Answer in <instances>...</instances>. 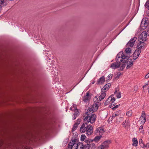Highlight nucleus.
<instances>
[{
	"label": "nucleus",
	"instance_id": "1",
	"mask_svg": "<svg viewBox=\"0 0 149 149\" xmlns=\"http://www.w3.org/2000/svg\"><path fill=\"white\" fill-rule=\"evenodd\" d=\"M94 111L93 108H88L87 112L85 113V115L86 116L84 119V121H86L88 123L90 122L92 124L95 122L96 116L95 114L92 113Z\"/></svg>",
	"mask_w": 149,
	"mask_h": 149
},
{
	"label": "nucleus",
	"instance_id": "2",
	"mask_svg": "<svg viewBox=\"0 0 149 149\" xmlns=\"http://www.w3.org/2000/svg\"><path fill=\"white\" fill-rule=\"evenodd\" d=\"M88 122L83 123L80 127V131L82 133L86 132V134L87 135H91L93 132L92 126L91 125H88Z\"/></svg>",
	"mask_w": 149,
	"mask_h": 149
},
{
	"label": "nucleus",
	"instance_id": "3",
	"mask_svg": "<svg viewBox=\"0 0 149 149\" xmlns=\"http://www.w3.org/2000/svg\"><path fill=\"white\" fill-rule=\"evenodd\" d=\"M77 140L75 138L71 139V141L68 145V149H77L78 147H80L79 142L77 143Z\"/></svg>",
	"mask_w": 149,
	"mask_h": 149
},
{
	"label": "nucleus",
	"instance_id": "4",
	"mask_svg": "<svg viewBox=\"0 0 149 149\" xmlns=\"http://www.w3.org/2000/svg\"><path fill=\"white\" fill-rule=\"evenodd\" d=\"M111 143V141L110 140H107L98 147V149H107L109 147V144Z\"/></svg>",
	"mask_w": 149,
	"mask_h": 149
},
{
	"label": "nucleus",
	"instance_id": "5",
	"mask_svg": "<svg viewBox=\"0 0 149 149\" xmlns=\"http://www.w3.org/2000/svg\"><path fill=\"white\" fill-rule=\"evenodd\" d=\"M85 142L88 143V145L89 147V149H96V147L95 143H93L92 139H86L85 140Z\"/></svg>",
	"mask_w": 149,
	"mask_h": 149
},
{
	"label": "nucleus",
	"instance_id": "6",
	"mask_svg": "<svg viewBox=\"0 0 149 149\" xmlns=\"http://www.w3.org/2000/svg\"><path fill=\"white\" fill-rule=\"evenodd\" d=\"M148 33L145 31H144L142 32L139 38V41H145L147 39V36Z\"/></svg>",
	"mask_w": 149,
	"mask_h": 149
},
{
	"label": "nucleus",
	"instance_id": "7",
	"mask_svg": "<svg viewBox=\"0 0 149 149\" xmlns=\"http://www.w3.org/2000/svg\"><path fill=\"white\" fill-rule=\"evenodd\" d=\"M148 21L146 19H143L141 24V27L143 30L145 29L148 26Z\"/></svg>",
	"mask_w": 149,
	"mask_h": 149
},
{
	"label": "nucleus",
	"instance_id": "8",
	"mask_svg": "<svg viewBox=\"0 0 149 149\" xmlns=\"http://www.w3.org/2000/svg\"><path fill=\"white\" fill-rule=\"evenodd\" d=\"M122 55H123V53L122 52H120L117 54L116 61L118 63H120L121 62H122L124 60L123 59Z\"/></svg>",
	"mask_w": 149,
	"mask_h": 149
},
{
	"label": "nucleus",
	"instance_id": "9",
	"mask_svg": "<svg viewBox=\"0 0 149 149\" xmlns=\"http://www.w3.org/2000/svg\"><path fill=\"white\" fill-rule=\"evenodd\" d=\"M101 94L99 96L98 98H97V96H95L94 98V100H98V102H100L106 96V92L104 91H103L101 90Z\"/></svg>",
	"mask_w": 149,
	"mask_h": 149
},
{
	"label": "nucleus",
	"instance_id": "10",
	"mask_svg": "<svg viewBox=\"0 0 149 149\" xmlns=\"http://www.w3.org/2000/svg\"><path fill=\"white\" fill-rule=\"evenodd\" d=\"M139 43L136 46L137 50L138 51H140L141 52V49H144V42L141 41H139Z\"/></svg>",
	"mask_w": 149,
	"mask_h": 149
},
{
	"label": "nucleus",
	"instance_id": "11",
	"mask_svg": "<svg viewBox=\"0 0 149 149\" xmlns=\"http://www.w3.org/2000/svg\"><path fill=\"white\" fill-rule=\"evenodd\" d=\"M116 99L114 97V95H111L104 102V105L105 106L108 105L110 103L111 101H115Z\"/></svg>",
	"mask_w": 149,
	"mask_h": 149
},
{
	"label": "nucleus",
	"instance_id": "12",
	"mask_svg": "<svg viewBox=\"0 0 149 149\" xmlns=\"http://www.w3.org/2000/svg\"><path fill=\"white\" fill-rule=\"evenodd\" d=\"M137 39V38L134 37L133 38L131 39L127 43L126 46L127 47H132L134 45V42Z\"/></svg>",
	"mask_w": 149,
	"mask_h": 149
},
{
	"label": "nucleus",
	"instance_id": "13",
	"mask_svg": "<svg viewBox=\"0 0 149 149\" xmlns=\"http://www.w3.org/2000/svg\"><path fill=\"white\" fill-rule=\"evenodd\" d=\"M75 110L74 111V113L73 114V120H74L76 119L77 117H78L79 115V112L80 111L79 109H77V107H74Z\"/></svg>",
	"mask_w": 149,
	"mask_h": 149
},
{
	"label": "nucleus",
	"instance_id": "14",
	"mask_svg": "<svg viewBox=\"0 0 149 149\" xmlns=\"http://www.w3.org/2000/svg\"><path fill=\"white\" fill-rule=\"evenodd\" d=\"M140 120L141 121V123L144 125L146 121L145 113L144 111L142 112L141 116L140 118Z\"/></svg>",
	"mask_w": 149,
	"mask_h": 149
},
{
	"label": "nucleus",
	"instance_id": "15",
	"mask_svg": "<svg viewBox=\"0 0 149 149\" xmlns=\"http://www.w3.org/2000/svg\"><path fill=\"white\" fill-rule=\"evenodd\" d=\"M140 53V51H138L137 49H136L133 54V59L134 60L136 59L139 56Z\"/></svg>",
	"mask_w": 149,
	"mask_h": 149
},
{
	"label": "nucleus",
	"instance_id": "16",
	"mask_svg": "<svg viewBox=\"0 0 149 149\" xmlns=\"http://www.w3.org/2000/svg\"><path fill=\"white\" fill-rule=\"evenodd\" d=\"M121 65V63H118L116 62L112 63L110 66V67L112 69H115L118 68Z\"/></svg>",
	"mask_w": 149,
	"mask_h": 149
},
{
	"label": "nucleus",
	"instance_id": "17",
	"mask_svg": "<svg viewBox=\"0 0 149 149\" xmlns=\"http://www.w3.org/2000/svg\"><path fill=\"white\" fill-rule=\"evenodd\" d=\"M111 86V84L110 83H109L105 84L102 88L101 89V90L104 91L106 92L109 89L110 86Z\"/></svg>",
	"mask_w": 149,
	"mask_h": 149
},
{
	"label": "nucleus",
	"instance_id": "18",
	"mask_svg": "<svg viewBox=\"0 0 149 149\" xmlns=\"http://www.w3.org/2000/svg\"><path fill=\"white\" fill-rule=\"evenodd\" d=\"M126 63L127 64V65L126 67L127 69H128L130 68L133 65V63L132 59H128V61H126Z\"/></svg>",
	"mask_w": 149,
	"mask_h": 149
},
{
	"label": "nucleus",
	"instance_id": "19",
	"mask_svg": "<svg viewBox=\"0 0 149 149\" xmlns=\"http://www.w3.org/2000/svg\"><path fill=\"white\" fill-rule=\"evenodd\" d=\"M94 100V104L93 105L92 107L94 109V110H96L98 109L99 105L98 103L100 102H98V100Z\"/></svg>",
	"mask_w": 149,
	"mask_h": 149
},
{
	"label": "nucleus",
	"instance_id": "20",
	"mask_svg": "<svg viewBox=\"0 0 149 149\" xmlns=\"http://www.w3.org/2000/svg\"><path fill=\"white\" fill-rule=\"evenodd\" d=\"M122 124L123 126L125 127H126L127 126H130V123L129 119L126 118V119L123 122Z\"/></svg>",
	"mask_w": 149,
	"mask_h": 149
},
{
	"label": "nucleus",
	"instance_id": "21",
	"mask_svg": "<svg viewBox=\"0 0 149 149\" xmlns=\"http://www.w3.org/2000/svg\"><path fill=\"white\" fill-rule=\"evenodd\" d=\"M77 122L74 125L72 129V131L73 132L78 127V125L80 123V120L78 119L77 120Z\"/></svg>",
	"mask_w": 149,
	"mask_h": 149
},
{
	"label": "nucleus",
	"instance_id": "22",
	"mask_svg": "<svg viewBox=\"0 0 149 149\" xmlns=\"http://www.w3.org/2000/svg\"><path fill=\"white\" fill-rule=\"evenodd\" d=\"M88 143L84 145L82 143L79 142V145H80V147L82 148V149H89Z\"/></svg>",
	"mask_w": 149,
	"mask_h": 149
},
{
	"label": "nucleus",
	"instance_id": "23",
	"mask_svg": "<svg viewBox=\"0 0 149 149\" xmlns=\"http://www.w3.org/2000/svg\"><path fill=\"white\" fill-rule=\"evenodd\" d=\"M105 81V78L104 76H102L97 81V84H103Z\"/></svg>",
	"mask_w": 149,
	"mask_h": 149
},
{
	"label": "nucleus",
	"instance_id": "24",
	"mask_svg": "<svg viewBox=\"0 0 149 149\" xmlns=\"http://www.w3.org/2000/svg\"><path fill=\"white\" fill-rule=\"evenodd\" d=\"M132 141L133 142L132 146L135 147L137 146L138 143L137 139L135 137L133 138L132 139Z\"/></svg>",
	"mask_w": 149,
	"mask_h": 149
},
{
	"label": "nucleus",
	"instance_id": "25",
	"mask_svg": "<svg viewBox=\"0 0 149 149\" xmlns=\"http://www.w3.org/2000/svg\"><path fill=\"white\" fill-rule=\"evenodd\" d=\"M89 94L88 92L86 93V95H85L83 98V101L84 102H87L88 100H89Z\"/></svg>",
	"mask_w": 149,
	"mask_h": 149
},
{
	"label": "nucleus",
	"instance_id": "26",
	"mask_svg": "<svg viewBox=\"0 0 149 149\" xmlns=\"http://www.w3.org/2000/svg\"><path fill=\"white\" fill-rule=\"evenodd\" d=\"M102 136L101 135L99 136H96L93 139H92L93 140V141H95V142L97 143L98 142L99 140L100 139L101 137Z\"/></svg>",
	"mask_w": 149,
	"mask_h": 149
},
{
	"label": "nucleus",
	"instance_id": "27",
	"mask_svg": "<svg viewBox=\"0 0 149 149\" xmlns=\"http://www.w3.org/2000/svg\"><path fill=\"white\" fill-rule=\"evenodd\" d=\"M123 59V60H126V61H128V59H130L129 57L128 56H125L123 54V55H122V56Z\"/></svg>",
	"mask_w": 149,
	"mask_h": 149
},
{
	"label": "nucleus",
	"instance_id": "28",
	"mask_svg": "<svg viewBox=\"0 0 149 149\" xmlns=\"http://www.w3.org/2000/svg\"><path fill=\"white\" fill-rule=\"evenodd\" d=\"M120 111H118L116 112L115 113H113L112 114V117H114V118L116 116H118L120 114Z\"/></svg>",
	"mask_w": 149,
	"mask_h": 149
},
{
	"label": "nucleus",
	"instance_id": "29",
	"mask_svg": "<svg viewBox=\"0 0 149 149\" xmlns=\"http://www.w3.org/2000/svg\"><path fill=\"white\" fill-rule=\"evenodd\" d=\"M125 52L127 54L131 53V49L129 47L125 49Z\"/></svg>",
	"mask_w": 149,
	"mask_h": 149
},
{
	"label": "nucleus",
	"instance_id": "30",
	"mask_svg": "<svg viewBox=\"0 0 149 149\" xmlns=\"http://www.w3.org/2000/svg\"><path fill=\"white\" fill-rule=\"evenodd\" d=\"M145 7L149 10V0H148L145 4Z\"/></svg>",
	"mask_w": 149,
	"mask_h": 149
},
{
	"label": "nucleus",
	"instance_id": "31",
	"mask_svg": "<svg viewBox=\"0 0 149 149\" xmlns=\"http://www.w3.org/2000/svg\"><path fill=\"white\" fill-rule=\"evenodd\" d=\"M132 110H129L126 113V115L128 117L131 116L132 114Z\"/></svg>",
	"mask_w": 149,
	"mask_h": 149
},
{
	"label": "nucleus",
	"instance_id": "32",
	"mask_svg": "<svg viewBox=\"0 0 149 149\" xmlns=\"http://www.w3.org/2000/svg\"><path fill=\"white\" fill-rule=\"evenodd\" d=\"M113 75V74H111L109 75L107 78V80L106 81H107V80H109L111 79Z\"/></svg>",
	"mask_w": 149,
	"mask_h": 149
},
{
	"label": "nucleus",
	"instance_id": "33",
	"mask_svg": "<svg viewBox=\"0 0 149 149\" xmlns=\"http://www.w3.org/2000/svg\"><path fill=\"white\" fill-rule=\"evenodd\" d=\"M123 64H122L121 67H122V70H123L125 66V63H126V60H124L123 62Z\"/></svg>",
	"mask_w": 149,
	"mask_h": 149
},
{
	"label": "nucleus",
	"instance_id": "34",
	"mask_svg": "<svg viewBox=\"0 0 149 149\" xmlns=\"http://www.w3.org/2000/svg\"><path fill=\"white\" fill-rule=\"evenodd\" d=\"M139 145L140 146L143 148H146V144H145L144 142L141 143Z\"/></svg>",
	"mask_w": 149,
	"mask_h": 149
},
{
	"label": "nucleus",
	"instance_id": "35",
	"mask_svg": "<svg viewBox=\"0 0 149 149\" xmlns=\"http://www.w3.org/2000/svg\"><path fill=\"white\" fill-rule=\"evenodd\" d=\"M86 136L84 134H82L81 135V141H83L86 138Z\"/></svg>",
	"mask_w": 149,
	"mask_h": 149
},
{
	"label": "nucleus",
	"instance_id": "36",
	"mask_svg": "<svg viewBox=\"0 0 149 149\" xmlns=\"http://www.w3.org/2000/svg\"><path fill=\"white\" fill-rule=\"evenodd\" d=\"M99 128H100L99 130V133H101L102 134L104 132L103 128L102 127H99Z\"/></svg>",
	"mask_w": 149,
	"mask_h": 149
},
{
	"label": "nucleus",
	"instance_id": "37",
	"mask_svg": "<svg viewBox=\"0 0 149 149\" xmlns=\"http://www.w3.org/2000/svg\"><path fill=\"white\" fill-rule=\"evenodd\" d=\"M116 96L118 98H120L121 97V93L120 92H119L117 93L116 95Z\"/></svg>",
	"mask_w": 149,
	"mask_h": 149
},
{
	"label": "nucleus",
	"instance_id": "38",
	"mask_svg": "<svg viewBox=\"0 0 149 149\" xmlns=\"http://www.w3.org/2000/svg\"><path fill=\"white\" fill-rule=\"evenodd\" d=\"M121 75V73L120 72H118L116 75V77H115V78H117L118 79L120 77V76Z\"/></svg>",
	"mask_w": 149,
	"mask_h": 149
},
{
	"label": "nucleus",
	"instance_id": "39",
	"mask_svg": "<svg viewBox=\"0 0 149 149\" xmlns=\"http://www.w3.org/2000/svg\"><path fill=\"white\" fill-rule=\"evenodd\" d=\"M114 102V101H111V102H110V104H111V107L114 106L115 105L116 103L115 102Z\"/></svg>",
	"mask_w": 149,
	"mask_h": 149
},
{
	"label": "nucleus",
	"instance_id": "40",
	"mask_svg": "<svg viewBox=\"0 0 149 149\" xmlns=\"http://www.w3.org/2000/svg\"><path fill=\"white\" fill-rule=\"evenodd\" d=\"M100 129V128H99V127L96 129V130L94 132V133L95 134H96L97 133L99 132Z\"/></svg>",
	"mask_w": 149,
	"mask_h": 149
},
{
	"label": "nucleus",
	"instance_id": "41",
	"mask_svg": "<svg viewBox=\"0 0 149 149\" xmlns=\"http://www.w3.org/2000/svg\"><path fill=\"white\" fill-rule=\"evenodd\" d=\"M120 104H119L118 105H116L113 108H112V109L113 110H115L116 108H118L119 107V106H120Z\"/></svg>",
	"mask_w": 149,
	"mask_h": 149
},
{
	"label": "nucleus",
	"instance_id": "42",
	"mask_svg": "<svg viewBox=\"0 0 149 149\" xmlns=\"http://www.w3.org/2000/svg\"><path fill=\"white\" fill-rule=\"evenodd\" d=\"M138 89V86H135L134 87V90L135 91H136Z\"/></svg>",
	"mask_w": 149,
	"mask_h": 149
},
{
	"label": "nucleus",
	"instance_id": "43",
	"mask_svg": "<svg viewBox=\"0 0 149 149\" xmlns=\"http://www.w3.org/2000/svg\"><path fill=\"white\" fill-rule=\"evenodd\" d=\"M145 78L146 79H148L149 77V73H148L145 76Z\"/></svg>",
	"mask_w": 149,
	"mask_h": 149
},
{
	"label": "nucleus",
	"instance_id": "44",
	"mask_svg": "<svg viewBox=\"0 0 149 149\" xmlns=\"http://www.w3.org/2000/svg\"><path fill=\"white\" fill-rule=\"evenodd\" d=\"M4 0H0V4L4 3Z\"/></svg>",
	"mask_w": 149,
	"mask_h": 149
},
{
	"label": "nucleus",
	"instance_id": "45",
	"mask_svg": "<svg viewBox=\"0 0 149 149\" xmlns=\"http://www.w3.org/2000/svg\"><path fill=\"white\" fill-rule=\"evenodd\" d=\"M75 109H74V107H73L70 108V110L71 111H74L75 110Z\"/></svg>",
	"mask_w": 149,
	"mask_h": 149
},
{
	"label": "nucleus",
	"instance_id": "46",
	"mask_svg": "<svg viewBox=\"0 0 149 149\" xmlns=\"http://www.w3.org/2000/svg\"><path fill=\"white\" fill-rule=\"evenodd\" d=\"M143 140L142 139H141L139 140V144L142 143H143Z\"/></svg>",
	"mask_w": 149,
	"mask_h": 149
},
{
	"label": "nucleus",
	"instance_id": "47",
	"mask_svg": "<svg viewBox=\"0 0 149 149\" xmlns=\"http://www.w3.org/2000/svg\"><path fill=\"white\" fill-rule=\"evenodd\" d=\"M148 82L147 83H146L145 84V85H144L143 86V88H145V87L146 86H148Z\"/></svg>",
	"mask_w": 149,
	"mask_h": 149
},
{
	"label": "nucleus",
	"instance_id": "48",
	"mask_svg": "<svg viewBox=\"0 0 149 149\" xmlns=\"http://www.w3.org/2000/svg\"><path fill=\"white\" fill-rule=\"evenodd\" d=\"M114 118V117H112V116H111V117H110L109 119V120H110V121H112V120H113V118Z\"/></svg>",
	"mask_w": 149,
	"mask_h": 149
},
{
	"label": "nucleus",
	"instance_id": "49",
	"mask_svg": "<svg viewBox=\"0 0 149 149\" xmlns=\"http://www.w3.org/2000/svg\"><path fill=\"white\" fill-rule=\"evenodd\" d=\"M146 148H149V142L146 143Z\"/></svg>",
	"mask_w": 149,
	"mask_h": 149
},
{
	"label": "nucleus",
	"instance_id": "50",
	"mask_svg": "<svg viewBox=\"0 0 149 149\" xmlns=\"http://www.w3.org/2000/svg\"><path fill=\"white\" fill-rule=\"evenodd\" d=\"M143 126L142 125H141L140 126V127L139 128V130H141L143 129Z\"/></svg>",
	"mask_w": 149,
	"mask_h": 149
},
{
	"label": "nucleus",
	"instance_id": "51",
	"mask_svg": "<svg viewBox=\"0 0 149 149\" xmlns=\"http://www.w3.org/2000/svg\"><path fill=\"white\" fill-rule=\"evenodd\" d=\"M119 119H120V121H122L123 120V118L122 117H120L119 118Z\"/></svg>",
	"mask_w": 149,
	"mask_h": 149
},
{
	"label": "nucleus",
	"instance_id": "52",
	"mask_svg": "<svg viewBox=\"0 0 149 149\" xmlns=\"http://www.w3.org/2000/svg\"><path fill=\"white\" fill-rule=\"evenodd\" d=\"M77 106V105H76V104H73V106L72 107H76Z\"/></svg>",
	"mask_w": 149,
	"mask_h": 149
},
{
	"label": "nucleus",
	"instance_id": "53",
	"mask_svg": "<svg viewBox=\"0 0 149 149\" xmlns=\"http://www.w3.org/2000/svg\"><path fill=\"white\" fill-rule=\"evenodd\" d=\"M123 70H122V67H121L120 68V71H122Z\"/></svg>",
	"mask_w": 149,
	"mask_h": 149
},
{
	"label": "nucleus",
	"instance_id": "54",
	"mask_svg": "<svg viewBox=\"0 0 149 149\" xmlns=\"http://www.w3.org/2000/svg\"><path fill=\"white\" fill-rule=\"evenodd\" d=\"M117 91L116 90H115V91L114 92V94H115L117 93Z\"/></svg>",
	"mask_w": 149,
	"mask_h": 149
},
{
	"label": "nucleus",
	"instance_id": "55",
	"mask_svg": "<svg viewBox=\"0 0 149 149\" xmlns=\"http://www.w3.org/2000/svg\"><path fill=\"white\" fill-rule=\"evenodd\" d=\"M2 8V6L0 5V11L1 10Z\"/></svg>",
	"mask_w": 149,
	"mask_h": 149
},
{
	"label": "nucleus",
	"instance_id": "56",
	"mask_svg": "<svg viewBox=\"0 0 149 149\" xmlns=\"http://www.w3.org/2000/svg\"><path fill=\"white\" fill-rule=\"evenodd\" d=\"M147 15L149 17V12L148 13Z\"/></svg>",
	"mask_w": 149,
	"mask_h": 149
},
{
	"label": "nucleus",
	"instance_id": "57",
	"mask_svg": "<svg viewBox=\"0 0 149 149\" xmlns=\"http://www.w3.org/2000/svg\"><path fill=\"white\" fill-rule=\"evenodd\" d=\"M94 82H95V81H94V82H93L92 84H94Z\"/></svg>",
	"mask_w": 149,
	"mask_h": 149
},
{
	"label": "nucleus",
	"instance_id": "58",
	"mask_svg": "<svg viewBox=\"0 0 149 149\" xmlns=\"http://www.w3.org/2000/svg\"><path fill=\"white\" fill-rule=\"evenodd\" d=\"M143 131V132H144V130H143H143H142V131H141V132H142Z\"/></svg>",
	"mask_w": 149,
	"mask_h": 149
},
{
	"label": "nucleus",
	"instance_id": "59",
	"mask_svg": "<svg viewBox=\"0 0 149 149\" xmlns=\"http://www.w3.org/2000/svg\"><path fill=\"white\" fill-rule=\"evenodd\" d=\"M148 82H149V81H148Z\"/></svg>",
	"mask_w": 149,
	"mask_h": 149
}]
</instances>
